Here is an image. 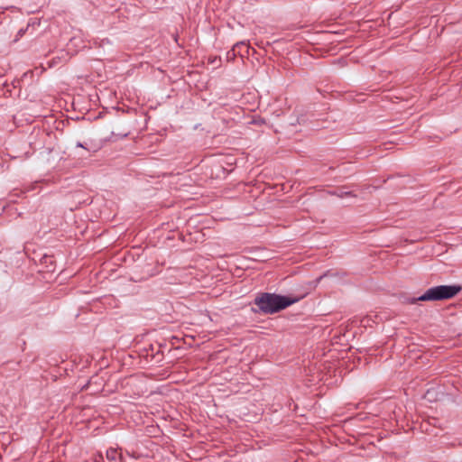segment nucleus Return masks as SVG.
Segmentation results:
<instances>
[{"mask_svg": "<svg viewBox=\"0 0 462 462\" xmlns=\"http://www.w3.org/2000/svg\"><path fill=\"white\" fill-rule=\"evenodd\" d=\"M254 302L263 312L274 313L287 308L294 300L276 294L263 293L255 298Z\"/></svg>", "mask_w": 462, "mask_h": 462, "instance_id": "f257e3e1", "label": "nucleus"}, {"mask_svg": "<svg viewBox=\"0 0 462 462\" xmlns=\"http://www.w3.org/2000/svg\"><path fill=\"white\" fill-rule=\"evenodd\" d=\"M460 286L456 285H439L431 287L427 290L424 294L417 299H414L412 302H416L418 300L434 301L451 299L456 296L460 291Z\"/></svg>", "mask_w": 462, "mask_h": 462, "instance_id": "f03ea898", "label": "nucleus"}, {"mask_svg": "<svg viewBox=\"0 0 462 462\" xmlns=\"http://www.w3.org/2000/svg\"><path fill=\"white\" fill-rule=\"evenodd\" d=\"M119 457L122 458V455H118L117 450L115 448H110L106 451V457L109 460H116Z\"/></svg>", "mask_w": 462, "mask_h": 462, "instance_id": "7ed1b4c3", "label": "nucleus"}, {"mask_svg": "<svg viewBox=\"0 0 462 462\" xmlns=\"http://www.w3.org/2000/svg\"><path fill=\"white\" fill-rule=\"evenodd\" d=\"M79 39H77V38H72V39L70 40V44H72L74 42H79Z\"/></svg>", "mask_w": 462, "mask_h": 462, "instance_id": "20e7f679", "label": "nucleus"}, {"mask_svg": "<svg viewBox=\"0 0 462 462\" xmlns=\"http://www.w3.org/2000/svg\"><path fill=\"white\" fill-rule=\"evenodd\" d=\"M69 45H70V44H69V45H68V51H72V52H76V51H72V50H71V48H70V46H69Z\"/></svg>", "mask_w": 462, "mask_h": 462, "instance_id": "39448f33", "label": "nucleus"}, {"mask_svg": "<svg viewBox=\"0 0 462 462\" xmlns=\"http://www.w3.org/2000/svg\"><path fill=\"white\" fill-rule=\"evenodd\" d=\"M350 194H351V192H350V191H349V192H345V195H346V196H348V195H350Z\"/></svg>", "mask_w": 462, "mask_h": 462, "instance_id": "423d86ee", "label": "nucleus"}]
</instances>
